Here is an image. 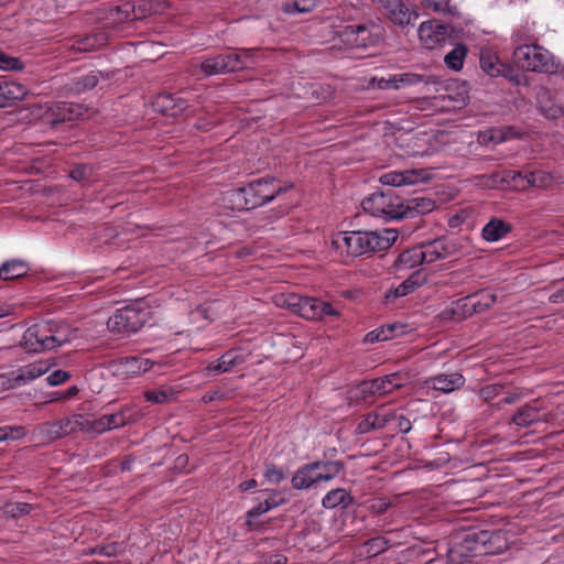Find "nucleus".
Instances as JSON below:
<instances>
[{
	"instance_id": "16",
	"label": "nucleus",
	"mask_w": 564,
	"mask_h": 564,
	"mask_svg": "<svg viewBox=\"0 0 564 564\" xmlns=\"http://www.w3.org/2000/svg\"><path fill=\"white\" fill-rule=\"evenodd\" d=\"M155 111L166 116H177L186 108V101L170 93L159 94L152 101Z\"/></svg>"
},
{
	"instance_id": "35",
	"label": "nucleus",
	"mask_w": 564,
	"mask_h": 564,
	"mask_svg": "<svg viewBox=\"0 0 564 564\" xmlns=\"http://www.w3.org/2000/svg\"><path fill=\"white\" fill-rule=\"evenodd\" d=\"M36 432L41 440L45 442H53L65 436L59 421L45 422L36 427Z\"/></svg>"
},
{
	"instance_id": "4",
	"label": "nucleus",
	"mask_w": 564,
	"mask_h": 564,
	"mask_svg": "<svg viewBox=\"0 0 564 564\" xmlns=\"http://www.w3.org/2000/svg\"><path fill=\"white\" fill-rule=\"evenodd\" d=\"M149 312L139 306H126L117 310L113 315L108 318V329L118 335L129 336L137 333L148 322Z\"/></svg>"
},
{
	"instance_id": "30",
	"label": "nucleus",
	"mask_w": 564,
	"mask_h": 564,
	"mask_svg": "<svg viewBox=\"0 0 564 564\" xmlns=\"http://www.w3.org/2000/svg\"><path fill=\"white\" fill-rule=\"evenodd\" d=\"M388 423V412L384 408L380 411L368 414V416L359 423L358 430L360 433H367L370 430L383 429Z\"/></svg>"
},
{
	"instance_id": "14",
	"label": "nucleus",
	"mask_w": 564,
	"mask_h": 564,
	"mask_svg": "<svg viewBox=\"0 0 564 564\" xmlns=\"http://www.w3.org/2000/svg\"><path fill=\"white\" fill-rule=\"evenodd\" d=\"M232 62H236V57L230 58L229 53L218 54L203 59L199 64V68L205 76L228 74L235 72Z\"/></svg>"
},
{
	"instance_id": "8",
	"label": "nucleus",
	"mask_w": 564,
	"mask_h": 564,
	"mask_svg": "<svg viewBox=\"0 0 564 564\" xmlns=\"http://www.w3.org/2000/svg\"><path fill=\"white\" fill-rule=\"evenodd\" d=\"M299 315L306 319H322L325 316H339L329 303L315 297H300Z\"/></svg>"
},
{
	"instance_id": "33",
	"label": "nucleus",
	"mask_w": 564,
	"mask_h": 564,
	"mask_svg": "<svg viewBox=\"0 0 564 564\" xmlns=\"http://www.w3.org/2000/svg\"><path fill=\"white\" fill-rule=\"evenodd\" d=\"M351 502V496L341 488L330 490L322 500L325 508L334 509L338 506L347 507Z\"/></svg>"
},
{
	"instance_id": "17",
	"label": "nucleus",
	"mask_w": 564,
	"mask_h": 564,
	"mask_svg": "<svg viewBox=\"0 0 564 564\" xmlns=\"http://www.w3.org/2000/svg\"><path fill=\"white\" fill-rule=\"evenodd\" d=\"M417 17L408 0H390V22L404 28L413 24Z\"/></svg>"
},
{
	"instance_id": "41",
	"label": "nucleus",
	"mask_w": 564,
	"mask_h": 564,
	"mask_svg": "<svg viewBox=\"0 0 564 564\" xmlns=\"http://www.w3.org/2000/svg\"><path fill=\"white\" fill-rule=\"evenodd\" d=\"M30 120H42L52 128L53 106L34 105L29 109Z\"/></svg>"
},
{
	"instance_id": "39",
	"label": "nucleus",
	"mask_w": 564,
	"mask_h": 564,
	"mask_svg": "<svg viewBox=\"0 0 564 564\" xmlns=\"http://www.w3.org/2000/svg\"><path fill=\"white\" fill-rule=\"evenodd\" d=\"M553 177L544 171H534L527 174V184L529 187L547 188L552 185Z\"/></svg>"
},
{
	"instance_id": "22",
	"label": "nucleus",
	"mask_w": 564,
	"mask_h": 564,
	"mask_svg": "<svg viewBox=\"0 0 564 564\" xmlns=\"http://www.w3.org/2000/svg\"><path fill=\"white\" fill-rule=\"evenodd\" d=\"M364 210L373 217L382 216L384 219L388 215V200L383 192H375L365 198L361 204Z\"/></svg>"
},
{
	"instance_id": "57",
	"label": "nucleus",
	"mask_w": 564,
	"mask_h": 564,
	"mask_svg": "<svg viewBox=\"0 0 564 564\" xmlns=\"http://www.w3.org/2000/svg\"><path fill=\"white\" fill-rule=\"evenodd\" d=\"M24 435V430L21 426H3L0 427V442L7 440H18Z\"/></svg>"
},
{
	"instance_id": "45",
	"label": "nucleus",
	"mask_w": 564,
	"mask_h": 564,
	"mask_svg": "<svg viewBox=\"0 0 564 564\" xmlns=\"http://www.w3.org/2000/svg\"><path fill=\"white\" fill-rule=\"evenodd\" d=\"M174 392L172 389L149 390L144 392L148 402L155 404H164L172 400Z\"/></svg>"
},
{
	"instance_id": "13",
	"label": "nucleus",
	"mask_w": 564,
	"mask_h": 564,
	"mask_svg": "<svg viewBox=\"0 0 564 564\" xmlns=\"http://www.w3.org/2000/svg\"><path fill=\"white\" fill-rule=\"evenodd\" d=\"M88 108L75 102H57L53 105L52 128L65 121L84 119Z\"/></svg>"
},
{
	"instance_id": "63",
	"label": "nucleus",
	"mask_w": 564,
	"mask_h": 564,
	"mask_svg": "<svg viewBox=\"0 0 564 564\" xmlns=\"http://www.w3.org/2000/svg\"><path fill=\"white\" fill-rule=\"evenodd\" d=\"M264 477L269 482L279 484L281 480L284 479V474L278 467L270 465L265 469Z\"/></svg>"
},
{
	"instance_id": "52",
	"label": "nucleus",
	"mask_w": 564,
	"mask_h": 564,
	"mask_svg": "<svg viewBox=\"0 0 564 564\" xmlns=\"http://www.w3.org/2000/svg\"><path fill=\"white\" fill-rule=\"evenodd\" d=\"M279 506V502H260L258 506L253 507L249 512H248V521H247V524L251 528V529H257V525L253 523L252 519L256 518V517H259L261 516L262 513L269 511L270 509L274 508Z\"/></svg>"
},
{
	"instance_id": "3",
	"label": "nucleus",
	"mask_w": 564,
	"mask_h": 564,
	"mask_svg": "<svg viewBox=\"0 0 564 564\" xmlns=\"http://www.w3.org/2000/svg\"><path fill=\"white\" fill-rule=\"evenodd\" d=\"M513 59L519 67L531 72L554 74L560 68L553 55L539 45H518L513 52Z\"/></svg>"
},
{
	"instance_id": "23",
	"label": "nucleus",
	"mask_w": 564,
	"mask_h": 564,
	"mask_svg": "<svg viewBox=\"0 0 564 564\" xmlns=\"http://www.w3.org/2000/svg\"><path fill=\"white\" fill-rule=\"evenodd\" d=\"M26 94V89L14 82L0 83V108L10 106L15 100L22 99Z\"/></svg>"
},
{
	"instance_id": "42",
	"label": "nucleus",
	"mask_w": 564,
	"mask_h": 564,
	"mask_svg": "<svg viewBox=\"0 0 564 564\" xmlns=\"http://www.w3.org/2000/svg\"><path fill=\"white\" fill-rule=\"evenodd\" d=\"M59 423L65 436L77 431L85 432V417L83 415H73L70 417L61 420Z\"/></svg>"
},
{
	"instance_id": "28",
	"label": "nucleus",
	"mask_w": 564,
	"mask_h": 564,
	"mask_svg": "<svg viewBox=\"0 0 564 564\" xmlns=\"http://www.w3.org/2000/svg\"><path fill=\"white\" fill-rule=\"evenodd\" d=\"M510 230L511 226L509 224L501 219L492 218L482 228L481 236L485 240L494 242L502 239Z\"/></svg>"
},
{
	"instance_id": "58",
	"label": "nucleus",
	"mask_w": 564,
	"mask_h": 564,
	"mask_svg": "<svg viewBox=\"0 0 564 564\" xmlns=\"http://www.w3.org/2000/svg\"><path fill=\"white\" fill-rule=\"evenodd\" d=\"M316 4L317 0H292L288 8L293 7L294 11L305 13L312 11ZM286 11H290V9H286Z\"/></svg>"
},
{
	"instance_id": "37",
	"label": "nucleus",
	"mask_w": 564,
	"mask_h": 564,
	"mask_svg": "<svg viewBox=\"0 0 564 564\" xmlns=\"http://www.w3.org/2000/svg\"><path fill=\"white\" fill-rule=\"evenodd\" d=\"M134 12V3L124 2L120 6L113 7L108 11V19L115 22L133 21L132 13Z\"/></svg>"
},
{
	"instance_id": "2",
	"label": "nucleus",
	"mask_w": 564,
	"mask_h": 564,
	"mask_svg": "<svg viewBox=\"0 0 564 564\" xmlns=\"http://www.w3.org/2000/svg\"><path fill=\"white\" fill-rule=\"evenodd\" d=\"M72 337L64 329L53 330L48 325H33L22 337L21 345L29 352H43L69 343Z\"/></svg>"
},
{
	"instance_id": "24",
	"label": "nucleus",
	"mask_w": 564,
	"mask_h": 564,
	"mask_svg": "<svg viewBox=\"0 0 564 564\" xmlns=\"http://www.w3.org/2000/svg\"><path fill=\"white\" fill-rule=\"evenodd\" d=\"M50 369V365L46 361H37L30 364L15 371L17 378L14 379L18 384L24 386L28 382L41 377Z\"/></svg>"
},
{
	"instance_id": "6",
	"label": "nucleus",
	"mask_w": 564,
	"mask_h": 564,
	"mask_svg": "<svg viewBox=\"0 0 564 564\" xmlns=\"http://www.w3.org/2000/svg\"><path fill=\"white\" fill-rule=\"evenodd\" d=\"M453 28L437 20H427L420 24L417 34L423 47L434 50L446 43L451 37Z\"/></svg>"
},
{
	"instance_id": "32",
	"label": "nucleus",
	"mask_w": 564,
	"mask_h": 564,
	"mask_svg": "<svg viewBox=\"0 0 564 564\" xmlns=\"http://www.w3.org/2000/svg\"><path fill=\"white\" fill-rule=\"evenodd\" d=\"M421 263H423L421 248L415 247L403 251L394 261V267L397 269H412Z\"/></svg>"
},
{
	"instance_id": "10",
	"label": "nucleus",
	"mask_w": 564,
	"mask_h": 564,
	"mask_svg": "<svg viewBox=\"0 0 564 564\" xmlns=\"http://www.w3.org/2000/svg\"><path fill=\"white\" fill-rule=\"evenodd\" d=\"M550 413L546 412L536 401L520 408L512 416V422L518 427H530L539 422L549 421Z\"/></svg>"
},
{
	"instance_id": "40",
	"label": "nucleus",
	"mask_w": 564,
	"mask_h": 564,
	"mask_svg": "<svg viewBox=\"0 0 564 564\" xmlns=\"http://www.w3.org/2000/svg\"><path fill=\"white\" fill-rule=\"evenodd\" d=\"M395 147L400 148L402 154L415 155L417 151L414 149V134L411 131L401 132L394 138Z\"/></svg>"
},
{
	"instance_id": "56",
	"label": "nucleus",
	"mask_w": 564,
	"mask_h": 564,
	"mask_svg": "<svg viewBox=\"0 0 564 564\" xmlns=\"http://www.w3.org/2000/svg\"><path fill=\"white\" fill-rule=\"evenodd\" d=\"M21 67H22V64H21L20 59L15 58V57H11V56L4 54L0 50V69L14 70V69H20Z\"/></svg>"
},
{
	"instance_id": "60",
	"label": "nucleus",
	"mask_w": 564,
	"mask_h": 564,
	"mask_svg": "<svg viewBox=\"0 0 564 564\" xmlns=\"http://www.w3.org/2000/svg\"><path fill=\"white\" fill-rule=\"evenodd\" d=\"M410 382V378L406 373L393 372L390 373V393L392 389H399L405 387Z\"/></svg>"
},
{
	"instance_id": "11",
	"label": "nucleus",
	"mask_w": 564,
	"mask_h": 564,
	"mask_svg": "<svg viewBox=\"0 0 564 564\" xmlns=\"http://www.w3.org/2000/svg\"><path fill=\"white\" fill-rule=\"evenodd\" d=\"M420 248L423 263H433L455 252V243L445 238L424 243Z\"/></svg>"
},
{
	"instance_id": "46",
	"label": "nucleus",
	"mask_w": 564,
	"mask_h": 564,
	"mask_svg": "<svg viewBox=\"0 0 564 564\" xmlns=\"http://www.w3.org/2000/svg\"><path fill=\"white\" fill-rule=\"evenodd\" d=\"M480 67L490 76H497L500 73V66L497 63V57L489 52L481 53Z\"/></svg>"
},
{
	"instance_id": "64",
	"label": "nucleus",
	"mask_w": 564,
	"mask_h": 564,
	"mask_svg": "<svg viewBox=\"0 0 564 564\" xmlns=\"http://www.w3.org/2000/svg\"><path fill=\"white\" fill-rule=\"evenodd\" d=\"M508 181H510L516 187L521 189H525L529 187L527 184V174L523 175L521 172H508Z\"/></svg>"
},
{
	"instance_id": "7",
	"label": "nucleus",
	"mask_w": 564,
	"mask_h": 564,
	"mask_svg": "<svg viewBox=\"0 0 564 564\" xmlns=\"http://www.w3.org/2000/svg\"><path fill=\"white\" fill-rule=\"evenodd\" d=\"M337 35L347 48L365 47L372 42V32L362 23L346 25L337 32Z\"/></svg>"
},
{
	"instance_id": "26",
	"label": "nucleus",
	"mask_w": 564,
	"mask_h": 564,
	"mask_svg": "<svg viewBox=\"0 0 564 564\" xmlns=\"http://www.w3.org/2000/svg\"><path fill=\"white\" fill-rule=\"evenodd\" d=\"M30 268L23 260L13 259L0 267V279L3 281L14 280L28 274Z\"/></svg>"
},
{
	"instance_id": "43",
	"label": "nucleus",
	"mask_w": 564,
	"mask_h": 564,
	"mask_svg": "<svg viewBox=\"0 0 564 564\" xmlns=\"http://www.w3.org/2000/svg\"><path fill=\"white\" fill-rule=\"evenodd\" d=\"M98 82H99L98 74L89 73V74H86V75L77 78L74 82L72 89L78 94L84 93L86 90H89V89H93L94 87H96Z\"/></svg>"
},
{
	"instance_id": "18",
	"label": "nucleus",
	"mask_w": 564,
	"mask_h": 564,
	"mask_svg": "<svg viewBox=\"0 0 564 564\" xmlns=\"http://www.w3.org/2000/svg\"><path fill=\"white\" fill-rule=\"evenodd\" d=\"M464 382L465 379L460 373L453 372L449 375H438L436 377L430 378L425 381V386L430 389L449 393L460 388Z\"/></svg>"
},
{
	"instance_id": "31",
	"label": "nucleus",
	"mask_w": 564,
	"mask_h": 564,
	"mask_svg": "<svg viewBox=\"0 0 564 564\" xmlns=\"http://www.w3.org/2000/svg\"><path fill=\"white\" fill-rule=\"evenodd\" d=\"M230 58L236 57V62H232L235 72L250 67L254 63V57L258 53L256 48H240L228 52Z\"/></svg>"
},
{
	"instance_id": "53",
	"label": "nucleus",
	"mask_w": 564,
	"mask_h": 564,
	"mask_svg": "<svg viewBox=\"0 0 564 564\" xmlns=\"http://www.w3.org/2000/svg\"><path fill=\"white\" fill-rule=\"evenodd\" d=\"M106 431H110L107 424L106 416L102 415L101 417L90 421L85 419V432L90 434H101Z\"/></svg>"
},
{
	"instance_id": "55",
	"label": "nucleus",
	"mask_w": 564,
	"mask_h": 564,
	"mask_svg": "<svg viewBox=\"0 0 564 564\" xmlns=\"http://www.w3.org/2000/svg\"><path fill=\"white\" fill-rule=\"evenodd\" d=\"M106 420L109 430L118 429L124 426L128 423V417L124 411H120L112 414H106Z\"/></svg>"
},
{
	"instance_id": "51",
	"label": "nucleus",
	"mask_w": 564,
	"mask_h": 564,
	"mask_svg": "<svg viewBox=\"0 0 564 564\" xmlns=\"http://www.w3.org/2000/svg\"><path fill=\"white\" fill-rule=\"evenodd\" d=\"M32 505L25 502H10L4 507V512L12 518H18L30 513Z\"/></svg>"
},
{
	"instance_id": "50",
	"label": "nucleus",
	"mask_w": 564,
	"mask_h": 564,
	"mask_svg": "<svg viewBox=\"0 0 564 564\" xmlns=\"http://www.w3.org/2000/svg\"><path fill=\"white\" fill-rule=\"evenodd\" d=\"M300 295L297 294H281L276 297L275 303L278 306L286 307L294 313H299Z\"/></svg>"
},
{
	"instance_id": "48",
	"label": "nucleus",
	"mask_w": 564,
	"mask_h": 564,
	"mask_svg": "<svg viewBox=\"0 0 564 564\" xmlns=\"http://www.w3.org/2000/svg\"><path fill=\"white\" fill-rule=\"evenodd\" d=\"M124 551L123 543L111 542L105 545H98L91 549V554H98L106 557L117 556Z\"/></svg>"
},
{
	"instance_id": "44",
	"label": "nucleus",
	"mask_w": 564,
	"mask_h": 564,
	"mask_svg": "<svg viewBox=\"0 0 564 564\" xmlns=\"http://www.w3.org/2000/svg\"><path fill=\"white\" fill-rule=\"evenodd\" d=\"M321 468L323 471L316 473L315 479H318L319 481H328L339 474L343 465L338 462H326L322 463Z\"/></svg>"
},
{
	"instance_id": "54",
	"label": "nucleus",
	"mask_w": 564,
	"mask_h": 564,
	"mask_svg": "<svg viewBox=\"0 0 564 564\" xmlns=\"http://www.w3.org/2000/svg\"><path fill=\"white\" fill-rule=\"evenodd\" d=\"M420 80V77L416 75L411 74H400V75H393L390 77V86H393L394 88L404 87L408 85H412Z\"/></svg>"
},
{
	"instance_id": "27",
	"label": "nucleus",
	"mask_w": 564,
	"mask_h": 564,
	"mask_svg": "<svg viewBox=\"0 0 564 564\" xmlns=\"http://www.w3.org/2000/svg\"><path fill=\"white\" fill-rule=\"evenodd\" d=\"M245 193H246L245 186L227 191L224 194V198H223L225 206L231 210H249V209H251L249 206V200H247L248 197Z\"/></svg>"
},
{
	"instance_id": "49",
	"label": "nucleus",
	"mask_w": 564,
	"mask_h": 564,
	"mask_svg": "<svg viewBox=\"0 0 564 564\" xmlns=\"http://www.w3.org/2000/svg\"><path fill=\"white\" fill-rule=\"evenodd\" d=\"M388 541L384 538H375L367 541L364 545L368 557L377 556L387 550Z\"/></svg>"
},
{
	"instance_id": "34",
	"label": "nucleus",
	"mask_w": 564,
	"mask_h": 564,
	"mask_svg": "<svg viewBox=\"0 0 564 564\" xmlns=\"http://www.w3.org/2000/svg\"><path fill=\"white\" fill-rule=\"evenodd\" d=\"M500 538V532L489 533L488 531H481L479 533L468 534L466 540H473L476 543L475 551L492 553L494 550L490 546H487V543H490L492 540H499ZM498 550H500V546L495 550V552Z\"/></svg>"
},
{
	"instance_id": "25",
	"label": "nucleus",
	"mask_w": 564,
	"mask_h": 564,
	"mask_svg": "<svg viewBox=\"0 0 564 564\" xmlns=\"http://www.w3.org/2000/svg\"><path fill=\"white\" fill-rule=\"evenodd\" d=\"M119 365L123 373L128 376H135L151 369L153 362L148 358L130 356L120 359Z\"/></svg>"
},
{
	"instance_id": "1",
	"label": "nucleus",
	"mask_w": 564,
	"mask_h": 564,
	"mask_svg": "<svg viewBox=\"0 0 564 564\" xmlns=\"http://www.w3.org/2000/svg\"><path fill=\"white\" fill-rule=\"evenodd\" d=\"M330 243L336 251L352 257L388 248V239L376 231L339 232L333 237Z\"/></svg>"
},
{
	"instance_id": "59",
	"label": "nucleus",
	"mask_w": 564,
	"mask_h": 564,
	"mask_svg": "<svg viewBox=\"0 0 564 564\" xmlns=\"http://www.w3.org/2000/svg\"><path fill=\"white\" fill-rule=\"evenodd\" d=\"M15 371L0 375V391H6L20 387L18 381L15 382Z\"/></svg>"
},
{
	"instance_id": "38",
	"label": "nucleus",
	"mask_w": 564,
	"mask_h": 564,
	"mask_svg": "<svg viewBox=\"0 0 564 564\" xmlns=\"http://www.w3.org/2000/svg\"><path fill=\"white\" fill-rule=\"evenodd\" d=\"M421 4L424 9L436 13L457 14V9L452 4V0H421Z\"/></svg>"
},
{
	"instance_id": "20",
	"label": "nucleus",
	"mask_w": 564,
	"mask_h": 564,
	"mask_svg": "<svg viewBox=\"0 0 564 564\" xmlns=\"http://www.w3.org/2000/svg\"><path fill=\"white\" fill-rule=\"evenodd\" d=\"M431 174L426 170H405L401 172H390V186L414 185L426 182Z\"/></svg>"
},
{
	"instance_id": "15",
	"label": "nucleus",
	"mask_w": 564,
	"mask_h": 564,
	"mask_svg": "<svg viewBox=\"0 0 564 564\" xmlns=\"http://www.w3.org/2000/svg\"><path fill=\"white\" fill-rule=\"evenodd\" d=\"M425 90L427 94H434V98H440L442 100L448 99L454 101L455 104L449 106L446 105V108L453 107H462L466 101V96L464 94H458L457 97H454L449 90V86L444 85V83L435 76H430L425 80Z\"/></svg>"
},
{
	"instance_id": "21",
	"label": "nucleus",
	"mask_w": 564,
	"mask_h": 564,
	"mask_svg": "<svg viewBox=\"0 0 564 564\" xmlns=\"http://www.w3.org/2000/svg\"><path fill=\"white\" fill-rule=\"evenodd\" d=\"M321 462H315L312 464H307L300 468L295 475L292 477V486L295 489H305L310 486L319 482L318 479H315L316 470L321 469Z\"/></svg>"
},
{
	"instance_id": "9",
	"label": "nucleus",
	"mask_w": 564,
	"mask_h": 564,
	"mask_svg": "<svg viewBox=\"0 0 564 564\" xmlns=\"http://www.w3.org/2000/svg\"><path fill=\"white\" fill-rule=\"evenodd\" d=\"M388 376H384L380 379L371 380V381H364L359 383L358 386L351 388L348 391V401L349 404H361V403H369L371 402V399L375 397L376 393L381 394V390L384 387V382L387 380Z\"/></svg>"
},
{
	"instance_id": "5",
	"label": "nucleus",
	"mask_w": 564,
	"mask_h": 564,
	"mask_svg": "<svg viewBox=\"0 0 564 564\" xmlns=\"http://www.w3.org/2000/svg\"><path fill=\"white\" fill-rule=\"evenodd\" d=\"M291 185L283 186L274 178H259L245 186L246 195L251 209L260 207L273 200L276 196L288 192Z\"/></svg>"
},
{
	"instance_id": "29",
	"label": "nucleus",
	"mask_w": 564,
	"mask_h": 564,
	"mask_svg": "<svg viewBox=\"0 0 564 564\" xmlns=\"http://www.w3.org/2000/svg\"><path fill=\"white\" fill-rule=\"evenodd\" d=\"M105 43L106 36L104 34H89L76 37L72 44V48L76 52H90L102 46Z\"/></svg>"
},
{
	"instance_id": "62",
	"label": "nucleus",
	"mask_w": 564,
	"mask_h": 564,
	"mask_svg": "<svg viewBox=\"0 0 564 564\" xmlns=\"http://www.w3.org/2000/svg\"><path fill=\"white\" fill-rule=\"evenodd\" d=\"M70 378V375L64 370H55L47 378L46 381L50 386H58L66 382Z\"/></svg>"
},
{
	"instance_id": "36",
	"label": "nucleus",
	"mask_w": 564,
	"mask_h": 564,
	"mask_svg": "<svg viewBox=\"0 0 564 564\" xmlns=\"http://www.w3.org/2000/svg\"><path fill=\"white\" fill-rule=\"evenodd\" d=\"M466 54V46L458 44L449 53L445 55L444 62L448 68L453 70H460L463 68Z\"/></svg>"
},
{
	"instance_id": "61",
	"label": "nucleus",
	"mask_w": 564,
	"mask_h": 564,
	"mask_svg": "<svg viewBox=\"0 0 564 564\" xmlns=\"http://www.w3.org/2000/svg\"><path fill=\"white\" fill-rule=\"evenodd\" d=\"M152 12V7L144 0H140L137 4H134V12L132 13V19L141 20L145 18L148 14Z\"/></svg>"
},
{
	"instance_id": "47",
	"label": "nucleus",
	"mask_w": 564,
	"mask_h": 564,
	"mask_svg": "<svg viewBox=\"0 0 564 564\" xmlns=\"http://www.w3.org/2000/svg\"><path fill=\"white\" fill-rule=\"evenodd\" d=\"M471 301L470 305L474 313H481L488 308H490L494 303L496 302V295L490 292H484L479 294V300L474 301L473 299H469Z\"/></svg>"
},
{
	"instance_id": "19",
	"label": "nucleus",
	"mask_w": 564,
	"mask_h": 564,
	"mask_svg": "<svg viewBox=\"0 0 564 564\" xmlns=\"http://www.w3.org/2000/svg\"><path fill=\"white\" fill-rule=\"evenodd\" d=\"M242 362L245 358L237 350H228L216 362L209 364L205 371L207 375L216 376L228 372Z\"/></svg>"
},
{
	"instance_id": "12",
	"label": "nucleus",
	"mask_w": 564,
	"mask_h": 564,
	"mask_svg": "<svg viewBox=\"0 0 564 564\" xmlns=\"http://www.w3.org/2000/svg\"><path fill=\"white\" fill-rule=\"evenodd\" d=\"M392 204L390 203V220L391 219H402L409 217L410 215L416 214H426L434 209L435 203L430 198H413L406 202V204H401L398 206V209L392 208Z\"/></svg>"
}]
</instances>
